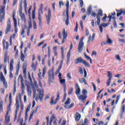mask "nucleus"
Masks as SVG:
<instances>
[{
  "label": "nucleus",
  "mask_w": 125,
  "mask_h": 125,
  "mask_svg": "<svg viewBox=\"0 0 125 125\" xmlns=\"http://www.w3.org/2000/svg\"><path fill=\"white\" fill-rule=\"evenodd\" d=\"M19 100L21 101V94H19L18 96H17L16 99V114L15 115V118L14 120V121L15 122L16 120H17V113H18V111H19Z\"/></svg>",
  "instance_id": "obj_1"
},
{
  "label": "nucleus",
  "mask_w": 125,
  "mask_h": 125,
  "mask_svg": "<svg viewBox=\"0 0 125 125\" xmlns=\"http://www.w3.org/2000/svg\"><path fill=\"white\" fill-rule=\"evenodd\" d=\"M47 74L49 83H52L54 80V69H53V68L49 70Z\"/></svg>",
  "instance_id": "obj_2"
},
{
  "label": "nucleus",
  "mask_w": 125,
  "mask_h": 125,
  "mask_svg": "<svg viewBox=\"0 0 125 125\" xmlns=\"http://www.w3.org/2000/svg\"><path fill=\"white\" fill-rule=\"evenodd\" d=\"M5 7L3 6L2 8L0 9V22L1 23L2 22V20L4 19V16L5 15Z\"/></svg>",
  "instance_id": "obj_3"
},
{
  "label": "nucleus",
  "mask_w": 125,
  "mask_h": 125,
  "mask_svg": "<svg viewBox=\"0 0 125 125\" xmlns=\"http://www.w3.org/2000/svg\"><path fill=\"white\" fill-rule=\"evenodd\" d=\"M11 30V22H10V19H8V21L7 23V26L6 28V31L5 32L6 35H7V34H8L9 32H10Z\"/></svg>",
  "instance_id": "obj_4"
},
{
  "label": "nucleus",
  "mask_w": 125,
  "mask_h": 125,
  "mask_svg": "<svg viewBox=\"0 0 125 125\" xmlns=\"http://www.w3.org/2000/svg\"><path fill=\"white\" fill-rule=\"evenodd\" d=\"M0 77L1 81L3 82V85H4L6 88H7V82H6V81H5V78H4V76H3L2 72H0Z\"/></svg>",
  "instance_id": "obj_5"
},
{
  "label": "nucleus",
  "mask_w": 125,
  "mask_h": 125,
  "mask_svg": "<svg viewBox=\"0 0 125 125\" xmlns=\"http://www.w3.org/2000/svg\"><path fill=\"white\" fill-rule=\"evenodd\" d=\"M84 37H83L82 40L79 42V46H78V52L81 53L83 51V40Z\"/></svg>",
  "instance_id": "obj_6"
},
{
  "label": "nucleus",
  "mask_w": 125,
  "mask_h": 125,
  "mask_svg": "<svg viewBox=\"0 0 125 125\" xmlns=\"http://www.w3.org/2000/svg\"><path fill=\"white\" fill-rule=\"evenodd\" d=\"M50 18H51V10H50V8H49L48 14L46 15V19L48 25H49V23L50 22Z\"/></svg>",
  "instance_id": "obj_7"
},
{
  "label": "nucleus",
  "mask_w": 125,
  "mask_h": 125,
  "mask_svg": "<svg viewBox=\"0 0 125 125\" xmlns=\"http://www.w3.org/2000/svg\"><path fill=\"white\" fill-rule=\"evenodd\" d=\"M38 12V19L39 20V25L41 27L42 26V18H41V14H42L43 13V12L42 11V9L41 8H39Z\"/></svg>",
  "instance_id": "obj_8"
},
{
  "label": "nucleus",
  "mask_w": 125,
  "mask_h": 125,
  "mask_svg": "<svg viewBox=\"0 0 125 125\" xmlns=\"http://www.w3.org/2000/svg\"><path fill=\"white\" fill-rule=\"evenodd\" d=\"M109 25H110V22H107L106 23H103L102 24H100L99 26V28L100 30V32L101 33H103V27L104 28H106V27H107V26H109Z\"/></svg>",
  "instance_id": "obj_9"
},
{
  "label": "nucleus",
  "mask_w": 125,
  "mask_h": 125,
  "mask_svg": "<svg viewBox=\"0 0 125 125\" xmlns=\"http://www.w3.org/2000/svg\"><path fill=\"white\" fill-rule=\"evenodd\" d=\"M37 91H38L39 93V99H40L41 102H42V99L43 98V96L44 95V93L43 92V90H42L41 89L37 90Z\"/></svg>",
  "instance_id": "obj_10"
},
{
  "label": "nucleus",
  "mask_w": 125,
  "mask_h": 125,
  "mask_svg": "<svg viewBox=\"0 0 125 125\" xmlns=\"http://www.w3.org/2000/svg\"><path fill=\"white\" fill-rule=\"evenodd\" d=\"M72 48H73V44L72 43L71 44L69 50L67 53V63H69V62L70 61V56H71V50H72Z\"/></svg>",
  "instance_id": "obj_11"
},
{
  "label": "nucleus",
  "mask_w": 125,
  "mask_h": 125,
  "mask_svg": "<svg viewBox=\"0 0 125 125\" xmlns=\"http://www.w3.org/2000/svg\"><path fill=\"white\" fill-rule=\"evenodd\" d=\"M83 58L79 57L77 59H76L74 60V63L75 64H79L80 63H83Z\"/></svg>",
  "instance_id": "obj_12"
},
{
  "label": "nucleus",
  "mask_w": 125,
  "mask_h": 125,
  "mask_svg": "<svg viewBox=\"0 0 125 125\" xmlns=\"http://www.w3.org/2000/svg\"><path fill=\"white\" fill-rule=\"evenodd\" d=\"M91 11H92V7L91 6V5H90L87 9V12H86V14L87 15H90V14H91Z\"/></svg>",
  "instance_id": "obj_13"
},
{
  "label": "nucleus",
  "mask_w": 125,
  "mask_h": 125,
  "mask_svg": "<svg viewBox=\"0 0 125 125\" xmlns=\"http://www.w3.org/2000/svg\"><path fill=\"white\" fill-rule=\"evenodd\" d=\"M13 59L11 60L10 62V72L13 71Z\"/></svg>",
  "instance_id": "obj_14"
},
{
  "label": "nucleus",
  "mask_w": 125,
  "mask_h": 125,
  "mask_svg": "<svg viewBox=\"0 0 125 125\" xmlns=\"http://www.w3.org/2000/svg\"><path fill=\"white\" fill-rule=\"evenodd\" d=\"M50 105H52L54 104H56V103H57V100H55V102H54V97H52L51 98V101L50 102Z\"/></svg>",
  "instance_id": "obj_15"
},
{
  "label": "nucleus",
  "mask_w": 125,
  "mask_h": 125,
  "mask_svg": "<svg viewBox=\"0 0 125 125\" xmlns=\"http://www.w3.org/2000/svg\"><path fill=\"white\" fill-rule=\"evenodd\" d=\"M76 117H75V121H77V122H79L80 120L81 119V114L79 113L78 112H77L75 114Z\"/></svg>",
  "instance_id": "obj_16"
},
{
  "label": "nucleus",
  "mask_w": 125,
  "mask_h": 125,
  "mask_svg": "<svg viewBox=\"0 0 125 125\" xmlns=\"http://www.w3.org/2000/svg\"><path fill=\"white\" fill-rule=\"evenodd\" d=\"M20 15L21 18L22 19V21H24V24H26L27 21H26V17H25V14H20Z\"/></svg>",
  "instance_id": "obj_17"
},
{
  "label": "nucleus",
  "mask_w": 125,
  "mask_h": 125,
  "mask_svg": "<svg viewBox=\"0 0 125 125\" xmlns=\"http://www.w3.org/2000/svg\"><path fill=\"white\" fill-rule=\"evenodd\" d=\"M106 42L109 44H113V40H111L109 37V35H107V41Z\"/></svg>",
  "instance_id": "obj_18"
},
{
  "label": "nucleus",
  "mask_w": 125,
  "mask_h": 125,
  "mask_svg": "<svg viewBox=\"0 0 125 125\" xmlns=\"http://www.w3.org/2000/svg\"><path fill=\"white\" fill-rule=\"evenodd\" d=\"M60 82L61 84L62 85V86L66 85V80L65 79H60Z\"/></svg>",
  "instance_id": "obj_19"
},
{
  "label": "nucleus",
  "mask_w": 125,
  "mask_h": 125,
  "mask_svg": "<svg viewBox=\"0 0 125 125\" xmlns=\"http://www.w3.org/2000/svg\"><path fill=\"white\" fill-rule=\"evenodd\" d=\"M78 98L79 100H82V101L85 100V99H86V96L81 95L79 97H78Z\"/></svg>",
  "instance_id": "obj_20"
},
{
  "label": "nucleus",
  "mask_w": 125,
  "mask_h": 125,
  "mask_svg": "<svg viewBox=\"0 0 125 125\" xmlns=\"http://www.w3.org/2000/svg\"><path fill=\"white\" fill-rule=\"evenodd\" d=\"M13 19L14 26H17V20L15 18V14H13Z\"/></svg>",
  "instance_id": "obj_21"
},
{
  "label": "nucleus",
  "mask_w": 125,
  "mask_h": 125,
  "mask_svg": "<svg viewBox=\"0 0 125 125\" xmlns=\"http://www.w3.org/2000/svg\"><path fill=\"white\" fill-rule=\"evenodd\" d=\"M66 13V19H65V24L69 25V13Z\"/></svg>",
  "instance_id": "obj_22"
},
{
  "label": "nucleus",
  "mask_w": 125,
  "mask_h": 125,
  "mask_svg": "<svg viewBox=\"0 0 125 125\" xmlns=\"http://www.w3.org/2000/svg\"><path fill=\"white\" fill-rule=\"evenodd\" d=\"M74 105H75V104L72 103L70 104L69 106L66 105V106H64V107L65 109H71V108H73V107H74Z\"/></svg>",
  "instance_id": "obj_23"
},
{
  "label": "nucleus",
  "mask_w": 125,
  "mask_h": 125,
  "mask_svg": "<svg viewBox=\"0 0 125 125\" xmlns=\"http://www.w3.org/2000/svg\"><path fill=\"white\" fill-rule=\"evenodd\" d=\"M82 63L85 65V66H86V67H88V68L90 67V65L89 64V63L87 62H86V61L83 60V62H82Z\"/></svg>",
  "instance_id": "obj_24"
},
{
  "label": "nucleus",
  "mask_w": 125,
  "mask_h": 125,
  "mask_svg": "<svg viewBox=\"0 0 125 125\" xmlns=\"http://www.w3.org/2000/svg\"><path fill=\"white\" fill-rule=\"evenodd\" d=\"M38 109H39V107H37L36 108L35 111H34L33 112V113L30 114V116L29 119V122H30L31 119H32V118H33V114H34V113H37V111H38Z\"/></svg>",
  "instance_id": "obj_25"
},
{
  "label": "nucleus",
  "mask_w": 125,
  "mask_h": 125,
  "mask_svg": "<svg viewBox=\"0 0 125 125\" xmlns=\"http://www.w3.org/2000/svg\"><path fill=\"white\" fill-rule=\"evenodd\" d=\"M70 103H71V99H70V98H68L64 103V106H68V105H69Z\"/></svg>",
  "instance_id": "obj_26"
},
{
  "label": "nucleus",
  "mask_w": 125,
  "mask_h": 125,
  "mask_svg": "<svg viewBox=\"0 0 125 125\" xmlns=\"http://www.w3.org/2000/svg\"><path fill=\"white\" fill-rule=\"evenodd\" d=\"M103 11H102V10L100 9L98 12V15H97V16H99V17H101L102 16H103Z\"/></svg>",
  "instance_id": "obj_27"
},
{
  "label": "nucleus",
  "mask_w": 125,
  "mask_h": 125,
  "mask_svg": "<svg viewBox=\"0 0 125 125\" xmlns=\"http://www.w3.org/2000/svg\"><path fill=\"white\" fill-rule=\"evenodd\" d=\"M3 48H5L6 47V50H7V49H8V46H9V44L8 43V42H6L5 44L4 43H3Z\"/></svg>",
  "instance_id": "obj_28"
},
{
  "label": "nucleus",
  "mask_w": 125,
  "mask_h": 125,
  "mask_svg": "<svg viewBox=\"0 0 125 125\" xmlns=\"http://www.w3.org/2000/svg\"><path fill=\"white\" fill-rule=\"evenodd\" d=\"M62 36L63 37V39H67V32H66V30H65V29H63V30Z\"/></svg>",
  "instance_id": "obj_29"
},
{
  "label": "nucleus",
  "mask_w": 125,
  "mask_h": 125,
  "mask_svg": "<svg viewBox=\"0 0 125 125\" xmlns=\"http://www.w3.org/2000/svg\"><path fill=\"white\" fill-rule=\"evenodd\" d=\"M27 92L28 96H31V94L32 93V90L31 89V87L27 86Z\"/></svg>",
  "instance_id": "obj_30"
},
{
  "label": "nucleus",
  "mask_w": 125,
  "mask_h": 125,
  "mask_svg": "<svg viewBox=\"0 0 125 125\" xmlns=\"http://www.w3.org/2000/svg\"><path fill=\"white\" fill-rule=\"evenodd\" d=\"M69 1H66V13H69Z\"/></svg>",
  "instance_id": "obj_31"
},
{
  "label": "nucleus",
  "mask_w": 125,
  "mask_h": 125,
  "mask_svg": "<svg viewBox=\"0 0 125 125\" xmlns=\"http://www.w3.org/2000/svg\"><path fill=\"white\" fill-rule=\"evenodd\" d=\"M3 104V102L1 101L0 102V114L1 112H2V110H3V108L2 107V104Z\"/></svg>",
  "instance_id": "obj_32"
},
{
  "label": "nucleus",
  "mask_w": 125,
  "mask_h": 125,
  "mask_svg": "<svg viewBox=\"0 0 125 125\" xmlns=\"http://www.w3.org/2000/svg\"><path fill=\"white\" fill-rule=\"evenodd\" d=\"M82 81H81L80 79H79V82L81 83H84L85 84L87 85V82H86V80H85V78H83Z\"/></svg>",
  "instance_id": "obj_33"
},
{
  "label": "nucleus",
  "mask_w": 125,
  "mask_h": 125,
  "mask_svg": "<svg viewBox=\"0 0 125 125\" xmlns=\"http://www.w3.org/2000/svg\"><path fill=\"white\" fill-rule=\"evenodd\" d=\"M75 93L76 95H80V93H81V88H76Z\"/></svg>",
  "instance_id": "obj_34"
},
{
  "label": "nucleus",
  "mask_w": 125,
  "mask_h": 125,
  "mask_svg": "<svg viewBox=\"0 0 125 125\" xmlns=\"http://www.w3.org/2000/svg\"><path fill=\"white\" fill-rule=\"evenodd\" d=\"M9 122H10V118L9 117H5L6 125H8V124H9Z\"/></svg>",
  "instance_id": "obj_35"
},
{
  "label": "nucleus",
  "mask_w": 125,
  "mask_h": 125,
  "mask_svg": "<svg viewBox=\"0 0 125 125\" xmlns=\"http://www.w3.org/2000/svg\"><path fill=\"white\" fill-rule=\"evenodd\" d=\"M84 56H85V58H86L87 60H89L91 64H92L91 58H90V57H89L88 56L86 55L85 54L84 55Z\"/></svg>",
  "instance_id": "obj_36"
},
{
  "label": "nucleus",
  "mask_w": 125,
  "mask_h": 125,
  "mask_svg": "<svg viewBox=\"0 0 125 125\" xmlns=\"http://www.w3.org/2000/svg\"><path fill=\"white\" fill-rule=\"evenodd\" d=\"M21 59L22 62H24V61L25 60V55H23V54H22V53H21Z\"/></svg>",
  "instance_id": "obj_37"
},
{
  "label": "nucleus",
  "mask_w": 125,
  "mask_h": 125,
  "mask_svg": "<svg viewBox=\"0 0 125 125\" xmlns=\"http://www.w3.org/2000/svg\"><path fill=\"white\" fill-rule=\"evenodd\" d=\"M107 74H108V77L109 78L108 79L112 80V77H113V75H112V73H111V72L108 71Z\"/></svg>",
  "instance_id": "obj_38"
},
{
  "label": "nucleus",
  "mask_w": 125,
  "mask_h": 125,
  "mask_svg": "<svg viewBox=\"0 0 125 125\" xmlns=\"http://www.w3.org/2000/svg\"><path fill=\"white\" fill-rule=\"evenodd\" d=\"M115 57L117 60H119V61H122V59H121L119 55H115Z\"/></svg>",
  "instance_id": "obj_39"
},
{
  "label": "nucleus",
  "mask_w": 125,
  "mask_h": 125,
  "mask_svg": "<svg viewBox=\"0 0 125 125\" xmlns=\"http://www.w3.org/2000/svg\"><path fill=\"white\" fill-rule=\"evenodd\" d=\"M42 77L43 78H44V75H45V73H46V68L45 67H44L42 69Z\"/></svg>",
  "instance_id": "obj_40"
},
{
  "label": "nucleus",
  "mask_w": 125,
  "mask_h": 125,
  "mask_svg": "<svg viewBox=\"0 0 125 125\" xmlns=\"http://www.w3.org/2000/svg\"><path fill=\"white\" fill-rule=\"evenodd\" d=\"M9 61V58L7 56H5L4 58V63H6Z\"/></svg>",
  "instance_id": "obj_41"
},
{
  "label": "nucleus",
  "mask_w": 125,
  "mask_h": 125,
  "mask_svg": "<svg viewBox=\"0 0 125 125\" xmlns=\"http://www.w3.org/2000/svg\"><path fill=\"white\" fill-rule=\"evenodd\" d=\"M36 11L35 10L32 11V19L34 20L36 18Z\"/></svg>",
  "instance_id": "obj_42"
},
{
  "label": "nucleus",
  "mask_w": 125,
  "mask_h": 125,
  "mask_svg": "<svg viewBox=\"0 0 125 125\" xmlns=\"http://www.w3.org/2000/svg\"><path fill=\"white\" fill-rule=\"evenodd\" d=\"M82 93L83 94V95H86V94H87V90H86V89H83L82 90Z\"/></svg>",
  "instance_id": "obj_43"
},
{
  "label": "nucleus",
  "mask_w": 125,
  "mask_h": 125,
  "mask_svg": "<svg viewBox=\"0 0 125 125\" xmlns=\"http://www.w3.org/2000/svg\"><path fill=\"white\" fill-rule=\"evenodd\" d=\"M37 91L36 90V89H33V98H36V96H37Z\"/></svg>",
  "instance_id": "obj_44"
},
{
  "label": "nucleus",
  "mask_w": 125,
  "mask_h": 125,
  "mask_svg": "<svg viewBox=\"0 0 125 125\" xmlns=\"http://www.w3.org/2000/svg\"><path fill=\"white\" fill-rule=\"evenodd\" d=\"M10 104V105H8V107H7V112L6 113L7 115H8V113H9V112H10V111H11V108H10V104Z\"/></svg>",
  "instance_id": "obj_45"
},
{
  "label": "nucleus",
  "mask_w": 125,
  "mask_h": 125,
  "mask_svg": "<svg viewBox=\"0 0 125 125\" xmlns=\"http://www.w3.org/2000/svg\"><path fill=\"white\" fill-rule=\"evenodd\" d=\"M55 118V115L54 114H52V116L50 118V121H51L52 120V121L53 122V120H54V121L56 120Z\"/></svg>",
  "instance_id": "obj_46"
},
{
  "label": "nucleus",
  "mask_w": 125,
  "mask_h": 125,
  "mask_svg": "<svg viewBox=\"0 0 125 125\" xmlns=\"http://www.w3.org/2000/svg\"><path fill=\"white\" fill-rule=\"evenodd\" d=\"M91 84L94 88V91H96V86L95 85V84H94L93 82H92Z\"/></svg>",
  "instance_id": "obj_47"
},
{
  "label": "nucleus",
  "mask_w": 125,
  "mask_h": 125,
  "mask_svg": "<svg viewBox=\"0 0 125 125\" xmlns=\"http://www.w3.org/2000/svg\"><path fill=\"white\" fill-rule=\"evenodd\" d=\"M60 99V92H58L57 96V99L56 100L58 102V100Z\"/></svg>",
  "instance_id": "obj_48"
},
{
  "label": "nucleus",
  "mask_w": 125,
  "mask_h": 125,
  "mask_svg": "<svg viewBox=\"0 0 125 125\" xmlns=\"http://www.w3.org/2000/svg\"><path fill=\"white\" fill-rule=\"evenodd\" d=\"M97 23L98 25H99V24H100V17H99V16H97Z\"/></svg>",
  "instance_id": "obj_49"
},
{
  "label": "nucleus",
  "mask_w": 125,
  "mask_h": 125,
  "mask_svg": "<svg viewBox=\"0 0 125 125\" xmlns=\"http://www.w3.org/2000/svg\"><path fill=\"white\" fill-rule=\"evenodd\" d=\"M22 8H23V6H20V9H19L20 14H23L22 13Z\"/></svg>",
  "instance_id": "obj_50"
},
{
  "label": "nucleus",
  "mask_w": 125,
  "mask_h": 125,
  "mask_svg": "<svg viewBox=\"0 0 125 125\" xmlns=\"http://www.w3.org/2000/svg\"><path fill=\"white\" fill-rule=\"evenodd\" d=\"M33 29L34 30H36L37 29V23H36V21H34L33 22Z\"/></svg>",
  "instance_id": "obj_51"
},
{
  "label": "nucleus",
  "mask_w": 125,
  "mask_h": 125,
  "mask_svg": "<svg viewBox=\"0 0 125 125\" xmlns=\"http://www.w3.org/2000/svg\"><path fill=\"white\" fill-rule=\"evenodd\" d=\"M23 4H24V7L25 9L27 8V0H24L23 1Z\"/></svg>",
  "instance_id": "obj_52"
},
{
  "label": "nucleus",
  "mask_w": 125,
  "mask_h": 125,
  "mask_svg": "<svg viewBox=\"0 0 125 125\" xmlns=\"http://www.w3.org/2000/svg\"><path fill=\"white\" fill-rule=\"evenodd\" d=\"M122 111L121 112V113H125V105L124 104L122 106Z\"/></svg>",
  "instance_id": "obj_53"
},
{
  "label": "nucleus",
  "mask_w": 125,
  "mask_h": 125,
  "mask_svg": "<svg viewBox=\"0 0 125 125\" xmlns=\"http://www.w3.org/2000/svg\"><path fill=\"white\" fill-rule=\"evenodd\" d=\"M88 122V121L87 120V119L85 118L84 119V123L82 124V125H87Z\"/></svg>",
  "instance_id": "obj_54"
},
{
  "label": "nucleus",
  "mask_w": 125,
  "mask_h": 125,
  "mask_svg": "<svg viewBox=\"0 0 125 125\" xmlns=\"http://www.w3.org/2000/svg\"><path fill=\"white\" fill-rule=\"evenodd\" d=\"M111 79H108V80L106 82V84L107 86H109L110 85V83H111Z\"/></svg>",
  "instance_id": "obj_55"
},
{
  "label": "nucleus",
  "mask_w": 125,
  "mask_h": 125,
  "mask_svg": "<svg viewBox=\"0 0 125 125\" xmlns=\"http://www.w3.org/2000/svg\"><path fill=\"white\" fill-rule=\"evenodd\" d=\"M30 109H31V104H29L28 106H27V107L26 110V113H27V112H29V111H30Z\"/></svg>",
  "instance_id": "obj_56"
},
{
  "label": "nucleus",
  "mask_w": 125,
  "mask_h": 125,
  "mask_svg": "<svg viewBox=\"0 0 125 125\" xmlns=\"http://www.w3.org/2000/svg\"><path fill=\"white\" fill-rule=\"evenodd\" d=\"M73 88H71L70 89H69V91L68 92V95H70L71 94H72V93H73Z\"/></svg>",
  "instance_id": "obj_57"
},
{
  "label": "nucleus",
  "mask_w": 125,
  "mask_h": 125,
  "mask_svg": "<svg viewBox=\"0 0 125 125\" xmlns=\"http://www.w3.org/2000/svg\"><path fill=\"white\" fill-rule=\"evenodd\" d=\"M28 25H29V26H28V29H31V28H32V22L29 21Z\"/></svg>",
  "instance_id": "obj_58"
},
{
  "label": "nucleus",
  "mask_w": 125,
  "mask_h": 125,
  "mask_svg": "<svg viewBox=\"0 0 125 125\" xmlns=\"http://www.w3.org/2000/svg\"><path fill=\"white\" fill-rule=\"evenodd\" d=\"M31 68H32V69L33 70H34V71H36V67L35 66V63L33 62L31 65Z\"/></svg>",
  "instance_id": "obj_59"
},
{
  "label": "nucleus",
  "mask_w": 125,
  "mask_h": 125,
  "mask_svg": "<svg viewBox=\"0 0 125 125\" xmlns=\"http://www.w3.org/2000/svg\"><path fill=\"white\" fill-rule=\"evenodd\" d=\"M67 77L69 80L72 79V77L71 76V74H70V73H67Z\"/></svg>",
  "instance_id": "obj_60"
},
{
  "label": "nucleus",
  "mask_w": 125,
  "mask_h": 125,
  "mask_svg": "<svg viewBox=\"0 0 125 125\" xmlns=\"http://www.w3.org/2000/svg\"><path fill=\"white\" fill-rule=\"evenodd\" d=\"M83 0H80V6L81 7H83Z\"/></svg>",
  "instance_id": "obj_61"
},
{
  "label": "nucleus",
  "mask_w": 125,
  "mask_h": 125,
  "mask_svg": "<svg viewBox=\"0 0 125 125\" xmlns=\"http://www.w3.org/2000/svg\"><path fill=\"white\" fill-rule=\"evenodd\" d=\"M34 86H35V87H38V83H37V82L36 80H34Z\"/></svg>",
  "instance_id": "obj_62"
},
{
  "label": "nucleus",
  "mask_w": 125,
  "mask_h": 125,
  "mask_svg": "<svg viewBox=\"0 0 125 125\" xmlns=\"http://www.w3.org/2000/svg\"><path fill=\"white\" fill-rule=\"evenodd\" d=\"M23 122H24V121L23 120V119H21V121L20 122V125H26V123H24L23 124Z\"/></svg>",
  "instance_id": "obj_63"
},
{
  "label": "nucleus",
  "mask_w": 125,
  "mask_h": 125,
  "mask_svg": "<svg viewBox=\"0 0 125 125\" xmlns=\"http://www.w3.org/2000/svg\"><path fill=\"white\" fill-rule=\"evenodd\" d=\"M104 125V122H103V121L99 122L98 125Z\"/></svg>",
  "instance_id": "obj_64"
}]
</instances>
